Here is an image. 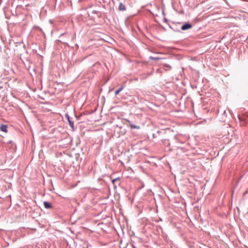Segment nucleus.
Instances as JSON below:
<instances>
[{
    "label": "nucleus",
    "mask_w": 248,
    "mask_h": 248,
    "mask_svg": "<svg viewBox=\"0 0 248 248\" xmlns=\"http://www.w3.org/2000/svg\"><path fill=\"white\" fill-rule=\"evenodd\" d=\"M123 89V87L121 86L118 90L116 91L115 93V95H117L121 91H122Z\"/></svg>",
    "instance_id": "423d86ee"
},
{
    "label": "nucleus",
    "mask_w": 248,
    "mask_h": 248,
    "mask_svg": "<svg viewBox=\"0 0 248 248\" xmlns=\"http://www.w3.org/2000/svg\"><path fill=\"white\" fill-rule=\"evenodd\" d=\"M128 123L129 124L130 126L132 129H139L140 126L135 125L131 123L130 121H128Z\"/></svg>",
    "instance_id": "20e7f679"
},
{
    "label": "nucleus",
    "mask_w": 248,
    "mask_h": 248,
    "mask_svg": "<svg viewBox=\"0 0 248 248\" xmlns=\"http://www.w3.org/2000/svg\"><path fill=\"white\" fill-rule=\"evenodd\" d=\"M119 179V177L112 179V183L114 184L115 181H117Z\"/></svg>",
    "instance_id": "6e6552de"
},
{
    "label": "nucleus",
    "mask_w": 248,
    "mask_h": 248,
    "mask_svg": "<svg viewBox=\"0 0 248 248\" xmlns=\"http://www.w3.org/2000/svg\"><path fill=\"white\" fill-rule=\"evenodd\" d=\"M83 248H88V244H86V246L83 247Z\"/></svg>",
    "instance_id": "f8f14e48"
},
{
    "label": "nucleus",
    "mask_w": 248,
    "mask_h": 248,
    "mask_svg": "<svg viewBox=\"0 0 248 248\" xmlns=\"http://www.w3.org/2000/svg\"><path fill=\"white\" fill-rule=\"evenodd\" d=\"M0 129L1 131L5 132V133H7V125H4V124H2L0 125Z\"/></svg>",
    "instance_id": "f03ea898"
},
{
    "label": "nucleus",
    "mask_w": 248,
    "mask_h": 248,
    "mask_svg": "<svg viewBox=\"0 0 248 248\" xmlns=\"http://www.w3.org/2000/svg\"><path fill=\"white\" fill-rule=\"evenodd\" d=\"M44 207L46 209H49L52 207L51 204L47 202H44Z\"/></svg>",
    "instance_id": "7ed1b4c3"
},
{
    "label": "nucleus",
    "mask_w": 248,
    "mask_h": 248,
    "mask_svg": "<svg viewBox=\"0 0 248 248\" xmlns=\"http://www.w3.org/2000/svg\"><path fill=\"white\" fill-rule=\"evenodd\" d=\"M132 248H137L135 246H134V245L132 246Z\"/></svg>",
    "instance_id": "ddd939ff"
},
{
    "label": "nucleus",
    "mask_w": 248,
    "mask_h": 248,
    "mask_svg": "<svg viewBox=\"0 0 248 248\" xmlns=\"http://www.w3.org/2000/svg\"><path fill=\"white\" fill-rule=\"evenodd\" d=\"M68 122L69 123V124L70 125V126L73 128H74V123L73 122H72L70 120V118L69 117H68Z\"/></svg>",
    "instance_id": "0eeeda50"
},
{
    "label": "nucleus",
    "mask_w": 248,
    "mask_h": 248,
    "mask_svg": "<svg viewBox=\"0 0 248 248\" xmlns=\"http://www.w3.org/2000/svg\"><path fill=\"white\" fill-rule=\"evenodd\" d=\"M157 230H158V231L160 230V231H161V232H162V230H163L162 227H161V226H157Z\"/></svg>",
    "instance_id": "1a4fd4ad"
},
{
    "label": "nucleus",
    "mask_w": 248,
    "mask_h": 248,
    "mask_svg": "<svg viewBox=\"0 0 248 248\" xmlns=\"http://www.w3.org/2000/svg\"><path fill=\"white\" fill-rule=\"evenodd\" d=\"M159 221H162V219L161 218H159Z\"/></svg>",
    "instance_id": "4468645a"
},
{
    "label": "nucleus",
    "mask_w": 248,
    "mask_h": 248,
    "mask_svg": "<svg viewBox=\"0 0 248 248\" xmlns=\"http://www.w3.org/2000/svg\"><path fill=\"white\" fill-rule=\"evenodd\" d=\"M192 28V25L189 23H186L181 27L182 30H186Z\"/></svg>",
    "instance_id": "f257e3e1"
},
{
    "label": "nucleus",
    "mask_w": 248,
    "mask_h": 248,
    "mask_svg": "<svg viewBox=\"0 0 248 248\" xmlns=\"http://www.w3.org/2000/svg\"><path fill=\"white\" fill-rule=\"evenodd\" d=\"M150 58H151V59L153 60H159V58H156V57H151Z\"/></svg>",
    "instance_id": "9d476101"
},
{
    "label": "nucleus",
    "mask_w": 248,
    "mask_h": 248,
    "mask_svg": "<svg viewBox=\"0 0 248 248\" xmlns=\"http://www.w3.org/2000/svg\"><path fill=\"white\" fill-rule=\"evenodd\" d=\"M247 194H248V189L244 193L243 195L245 196Z\"/></svg>",
    "instance_id": "9b49d317"
},
{
    "label": "nucleus",
    "mask_w": 248,
    "mask_h": 248,
    "mask_svg": "<svg viewBox=\"0 0 248 248\" xmlns=\"http://www.w3.org/2000/svg\"><path fill=\"white\" fill-rule=\"evenodd\" d=\"M119 9L120 11H124L125 10L126 8L125 7L123 3H120L119 6Z\"/></svg>",
    "instance_id": "39448f33"
}]
</instances>
